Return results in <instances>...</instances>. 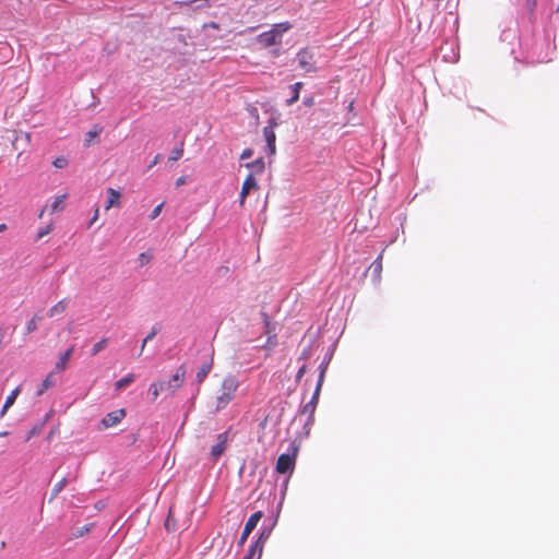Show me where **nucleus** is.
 <instances>
[{
  "label": "nucleus",
  "instance_id": "1",
  "mask_svg": "<svg viewBox=\"0 0 559 559\" xmlns=\"http://www.w3.org/2000/svg\"><path fill=\"white\" fill-rule=\"evenodd\" d=\"M237 388L238 382L234 377L224 379L221 394H218L211 404L212 413L224 409L234 400Z\"/></svg>",
  "mask_w": 559,
  "mask_h": 559
},
{
  "label": "nucleus",
  "instance_id": "2",
  "mask_svg": "<svg viewBox=\"0 0 559 559\" xmlns=\"http://www.w3.org/2000/svg\"><path fill=\"white\" fill-rule=\"evenodd\" d=\"M290 28L292 24L289 22H282L273 25L270 31L260 34L257 39L264 47L280 45L284 33Z\"/></svg>",
  "mask_w": 559,
  "mask_h": 559
},
{
  "label": "nucleus",
  "instance_id": "3",
  "mask_svg": "<svg viewBox=\"0 0 559 559\" xmlns=\"http://www.w3.org/2000/svg\"><path fill=\"white\" fill-rule=\"evenodd\" d=\"M276 126L277 123L275 122V120L271 119L267 126H265L262 130L263 138L266 142V147L270 156H273L276 153V134L274 131Z\"/></svg>",
  "mask_w": 559,
  "mask_h": 559
},
{
  "label": "nucleus",
  "instance_id": "4",
  "mask_svg": "<svg viewBox=\"0 0 559 559\" xmlns=\"http://www.w3.org/2000/svg\"><path fill=\"white\" fill-rule=\"evenodd\" d=\"M295 455L294 454H287V453H284V454H281L277 459V462H276V472L278 474H286L288 472H293L294 467H295Z\"/></svg>",
  "mask_w": 559,
  "mask_h": 559
},
{
  "label": "nucleus",
  "instance_id": "5",
  "mask_svg": "<svg viewBox=\"0 0 559 559\" xmlns=\"http://www.w3.org/2000/svg\"><path fill=\"white\" fill-rule=\"evenodd\" d=\"M298 64L301 69L307 72H311L316 70L313 53L308 49H301L297 53Z\"/></svg>",
  "mask_w": 559,
  "mask_h": 559
},
{
  "label": "nucleus",
  "instance_id": "6",
  "mask_svg": "<svg viewBox=\"0 0 559 559\" xmlns=\"http://www.w3.org/2000/svg\"><path fill=\"white\" fill-rule=\"evenodd\" d=\"M186 378V367L185 365H181L177 368L175 374L169 381H166L167 390L170 393H174L177 389H179Z\"/></svg>",
  "mask_w": 559,
  "mask_h": 559
},
{
  "label": "nucleus",
  "instance_id": "7",
  "mask_svg": "<svg viewBox=\"0 0 559 559\" xmlns=\"http://www.w3.org/2000/svg\"><path fill=\"white\" fill-rule=\"evenodd\" d=\"M258 188H259L258 182H257L254 176L252 174H249L242 182V187H241V191H240V199H239L240 206H242L245 204L246 198L248 197L250 191L257 190Z\"/></svg>",
  "mask_w": 559,
  "mask_h": 559
},
{
  "label": "nucleus",
  "instance_id": "8",
  "mask_svg": "<svg viewBox=\"0 0 559 559\" xmlns=\"http://www.w3.org/2000/svg\"><path fill=\"white\" fill-rule=\"evenodd\" d=\"M126 417V411L123 408L116 409L108 413L103 419L102 424L105 428H110L118 425Z\"/></svg>",
  "mask_w": 559,
  "mask_h": 559
},
{
  "label": "nucleus",
  "instance_id": "9",
  "mask_svg": "<svg viewBox=\"0 0 559 559\" xmlns=\"http://www.w3.org/2000/svg\"><path fill=\"white\" fill-rule=\"evenodd\" d=\"M66 199L67 194L57 195L49 207L46 205L41 209V211L38 214V217L41 218L47 211L49 212V214L63 211L66 206Z\"/></svg>",
  "mask_w": 559,
  "mask_h": 559
},
{
  "label": "nucleus",
  "instance_id": "10",
  "mask_svg": "<svg viewBox=\"0 0 559 559\" xmlns=\"http://www.w3.org/2000/svg\"><path fill=\"white\" fill-rule=\"evenodd\" d=\"M94 523L84 524L81 526H73L69 532V539H78L87 536L94 528Z\"/></svg>",
  "mask_w": 559,
  "mask_h": 559
},
{
  "label": "nucleus",
  "instance_id": "11",
  "mask_svg": "<svg viewBox=\"0 0 559 559\" xmlns=\"http://www.w3.org/2000/svg\"><path fill=\"white\" fill-rule=\"evenodd\" d=\"M226 444H227V435L226 433L218 435L217 443L214 444L211 450V456L213 457L214 461H217L218 457L221 455H223V453L226 450Z\"/></svg>",
  "mask_w": 559,
  "mask_h": 559
},
{
  "label": "nucleus",
  "instance_id": "12",
  "mask_svg": "<svg viewBox=\"0 0 559 559\" xmlns=\"http://www.w3.org/2000/svg\"><path fill=\"white\" fill-rule=\"evenodd\" d=\"M107 194H108V198H107V203H106L105 210L108 211L111 207H120V198H121L120 192L114 188H108Z\"/></svg>",
  "mask_w": 559,
  "mask_h": 559
},
{
  "label": "nucleus",
  "instance_id": "13",
  "mask_svg": "<svg viewBox=\"0 0 559 559\" xmlns=\"http://www.w3.org/2000/svg\"><path fill=\"white\" fill-rule=\"evenodd\" d=\"M180 8H192L193 10H205L211 7L209 0H190L177 2Z\"/></svg>",
  "mask_w": 559,
  "mask_h": 559
},
{
  "label": "nucleus",
  "instance_id": "14",
  "mask_svg": "<svg viewBox=\"0 0 559 559\" xmlns=\"http://www.w3.org/2000/svg\"><path fill=\"white\" fill-rule=\"evenodd\" d=\"M382 260H383V253L381 252L368 269L377 282H380V280H381V273H382V269H383Z\"/></svg>",
  "mask_w": 559,
  "mask_h": 559
},
{
  "label": "nucleus",
  "instance_id": "15",
  "mask_svg": "<svg viewBox=\"0 0 559 559\" xmlns=\"http://www.w3.org/2000/svg\"><path fill=\"white\" fill-rule=\"evenodd\" d=\"M73 350H74V346L72 345L63 354H61V356L59 357V359L57 360L56 366H55L57 371H63L67 369L68 362L73 354Z\"/></svg>",
  "mask_w": 559,
  "mask_h": 559
},
{
  "label": "nucleus",
  "instance_id": "16",
  "mask_svg": "<svg viewBox=\"0 0 559 559\" xmlns=\"http://www.w3.org/2000/svg\"><path fill=\"white\" fill-rule=\"evenodd\" d=\"M212 367H213V360H209V361H205L204 364H202V366L199 368L198 372H197V382L199 384H201L204 379L207 377L209 372L212 370Z\"/></svg>",
  "mask_w": 559,
  "mask_h": 559
},
{
  "label": "nucleus",
  "instance_id": "17",
  "mask_svg": "<svg viewBox=\"0 0 559 559\" xmlns=\"http://www.w3.org/2000/svg\"><path fill=\"white\" fill-rule=\"evenodd\" d=\"M263 513L261 511H257L248 519L245 524V530L247 534H250L258 525L259 521L262 519Z\"/></svg>",
  "mask_w": 559,
  "mask_h": 559
},
{
  "label": "nucleus",
  "instance_id": "18",
  "mask_svg": "<svg viewBox=\"0 0 559 559\" xmlns=\"http://www.w3.org/2000/svg\"><path fill=\"white\" fill-rule=\"evenodd\" d=\"M148 391L152 394V400L155 401L162 392H168L166 381H157L152 383Z\"/></svg>",
  "mask_w": 559,
  "mask_h": 559
},
{
  "label": "nucleus",
  "instance_id": "19",
  "mask_svg": "<svg viewBox=\"0 0 559 559\" xmlns=\"http://www.w3.org/2000/svg\"><path fill=\"white\" fill-rule=\"evenodd\" d=\"M66 309H67V301H66V299H62L48 310V316L55 317L56 314L63 313L66 311Z\"/></svg>",
  "mask_w": 559,
  "mask_h": 559
},
{
  "label": "nucleus",
  "instance_id": "20",
  "mask_svg": "<svg viewBox=\"0 0 559 559\" xmlns=\"http://www.w3.org/2000/svg\"><path fill=\"white\" fill-rule=\"evenodd\" d=\"M245 166L247 168L254 169V171L258 173V174H262L264 171V169H265V163H264V159L262 157L257 158L253 162L247 163Z\"/></svg>",
  "mask_w": 559,
  "mask_h": 559
},
{
  "label": "nucleus",
  "instance_id": "21",
  "mask_svg": "<svg viewBox=\"0 0 559 559\" xmlns=\"http://www.w3.org/2000/svg\"><path fill=\"white\" fill-rule=\"evenodd\" d=\"M302 82H297L292 86L293 95L286 100L287 105L290 106L299 99V92L302 87Z\"/></svg>",
  "mask_w": 559,
  "mask_h": 559
},
{
  "label": "nucleus",
  "instance_id": "22",
  "mask_svg": "<svg viewBox=\"0 0 559 559\" xmlns=\"http://www.w3.org/2000/svg\"><path fill=\"white\" fill-rule=\"evenodd\" d=\"M133 381H134V374L133 373H129L126 377L119 379L115 383V388H116V390H121V389L130 385Z\"/></svg>",
  "mask_w": 559,
  "mask_h": 559
},
{
  "label": "nucleus",
  "instance_id": "23",
  "mask_svg": "<svg viewBox=\"0 0 559 559\" xmlns=\"http://www.w3.org/2000/svg\"><path fill=\"white\" fill-rule=\"evenodd\" d=\"M271 535V530L263 528L259 535V538L252 544L257 545L259 549L263 551L264 543Z\"/></svg>",
  "mask_w": 559,
  "mask_h": 559
},
{
  "label": "nucleus",
  "instance_id": "24",
  "mask_svg": "<svg viewBox=\"0 0 559 559\" xmlns=\"http://www.w3.org/2000/svg\"><path fill=\"white\" fill-rule=\"evenodd\" d=\"M262 316H263V320H264L265 333L266 334H271L272 331L274 330V328H272L267 314L266 313H262ZM274 337H275V335H273V336L269 335L267 344L275 345V341H273Z\"/></svg>",
  "mask_w": 559,
  "mask_h": 559
},
{
  "label": "nucleus",
  "instance_id": "25",
  "mask_svg": "<svg viewBox=\"0 0 559 559\" xmlns=\"http://www.w3.org/2000/svg\"><path fill=\"white\" fill-rule=\"evenodd\" d=\"M262 550L259 549L257 545H250L247 555L243 557V559H260L262 556Z\"/></svg>",
  "mask_w": 559,
  "mask_h": 559
},
{
  "label": "nucleus",
  "instance_id": "26",
  "mask_svg": "<svg viewBox=\"0 0 559 559\" xmlns=\"http://www.w3.org/2000/svg\"><path fill=\"white\" fill-rule=\"evenodd\" d=\"M107 343H108V340L106 337H103L102 340H99L98 342H96L93 347H92V350H91V354L92 356H95L97 355L99 352H102L103 349L106 348L107 346Z\"/></svg>",
  "mask_w": 559,
  "mask_h": 559
},
{
  "label": "nucleus",
  "instance_id": "27",
  "mask_svg": "<svg viewBox=\"0 0 559 559\" xmlns=\"http://www.w3.org/2000/svg\"><path fill=\"white\" fill-rule=\"evenodd\" d=\"M53 376L49 373L43 381L40 390L37 392L38 395L43 394L46 390L53 385Z\"/></svg>",
  "mask_w": 559,
  "mask_h": 559
},
{
  "label": "nucleus",
  "instance_id": "28",
  "mask_svg": "<svg viewBox=\"0 0 559 559\" xmlns=\"http://www.w3.org/2000/svg\"><path fill=\"white\" fill-rule=\"evenodd\" d=\"M183 154V143H180L178 146H176L168 158L170 162H176L181 158Z\"/></svg>",
  "mask_w": 559,
  "mask_h": 559
},
{
  "label": "nucleus",
  "instance_id": "29",
  "mask_svg": "<svg viewBox=\"0 0 559 559\" xmlns=\"http://www.w3.org/2000/svg\"><path fill=\"white\" fill-rule=\"evenodd\" d=\"M102 132V128L95 127L93 130L86 133L85 145L88 146L93 139L97 138Z\"/></svg>",
  "mask_w": 559,
  "mask_h": 559
},
{
  "label": "nucleus",
  "instance_id": "30",
  "mask_svg": "<svg viewBox=\"0 0 559 559\" xmlns=\"http://www.w3.org/2000/svg\"><path fill=\"white\" fill-rule=\"evenodd\" d=\"M29 141H31V135H29V133H20V134H17V135L14 138V140H13V142H12V145H13V147H14L15 150H17L16 144H17L19 142L29 143Z\"/></svg>",
  "mask_w": 559,
  "mask_h": 559
},
{
  "label": "nucleus",
  "instance_id": "31",
  "mask_svg": "<svg viewBox=\"0 0 559 559\" xmlns=\"http://www.w3.org/2000/svg\"><path fill=\"white\" fill-rule=\"evenodd\" d=\"M53 229V224L50 223L41 228H39L38 233H37V236H36V240H39L41 239L43 237L47 236L48 234H50Z\"/></svg>",
  "mask_w": 559,
  "mask_h": 559
},
{
  "label": "nucleus",
  "instance_id": "32",
  "mask_svg": "<svg viewBox=\"0 0 559 559\" xmlns=\"http://www.w3.org/2000/svg\"><path fill=\"white\" fill-rule=\"evenodd\" d=\"M67 484V478H61L59 481H57L52 488V496L56 497L59 492H61Z\"/></svg>",
  "mask_w": 559,
  "mask_h": 559
},
{
  "label": "nucleus",
  "instance_id": "33",
  "mask_svg": "<svg viewBox=\"0 0 559 559\" xmlns=\"http://www.w3.org/2000/svg\"><path fill=\"white\" fill-rule=\"evenodd\" d=\"M158 333V329L156 326H153L151 332L145 336V338L143 340V343L141 345V350H140V354L141 355L144 350V347L146 345V343L151 340H153L155 337V335Z\"/></svg>",
  "mask_w": 559,
  "mask_h": 559
},
{
  "label": "nucleus",
  "instance_id": "34",
  "mask_svg": "<svg viewBox=\"0 0 559 559\" xmlns=\"http://www.w3.org/2000/svg\"><path fill=\"white\" fill-rule=\"evenodd\" d=\"M19 393H20V389L16 388L7 396L5 402H4L7 407H11L14 404Z\"/></svg>",
  "mask_w": 559,
  "mask_h": 559
},
{
  "label": "nucleus",
  "instance_id": "35",
  "mask_svg": "<svg viewBox=\"0 0 559 559\" xmlns=\"http://www.w3.org/2000/svg\"><path fill=\"white\" fill-rule=\"evenodd\" d=\"M37 320L38 318L34 316L27 323H26V333H32L37 330Z\"/></svg>",
  "mask_w": 559,
  "mask_h": 559
},
{
  "label": "nucleus",
  "instance_id": "36",
  "mask_svg": "<svg viewBox=\"0 0 559 559\" xmlns=\"http://www.w3.org/2000/svg\"><path fill=\"white\" fill-rule=\"evenodd\" d=\"M52 164L56 168H64L68 165V159L64 156H58Z\"/></svg>",
  "mask_w": 559,
  "mask_h": 559
},
{
  "label": "nucleus",
  "instance_id": "37",
  "mask_svg": "<svg viewBox=\"0 0 559 559\" xmlns=\"http://www.w3.org/2000/svg\"><path fill=\"white\" fill-rule=\"evenodd\" d=\"M325 371H326V366L324 364H321L320 365V374H319L317 386H322V383H323V380H324V376H325Z\"/></svg>",
  "mask_w": 559,
  "mask_h": 559
},
{
  "label": "nucleus",
  "instance_id": "38",
  "mask_svg": "<svg viewBox=\"0 0 559 559\" xmlns=\"http://www.w3.org/2000/svg\"><path fill=\"white\" fill-rule=\"evenodd\" d=\"M163 205H164V203H160L154 207V210L150 214V219H155L160 214Z\"/></svg>",
  "mask_w": 559,
  "mask_h": 559
},
{
  "label": "nucleus",
  "instance_id": "39",
  "mask_svg": "<svg viewBox=\"0 0 559 559\" xmlns=\"http://www.w3.org/2000/svg\"><path fill=\"white\" fill-rule=\"evenodd\" d=\"M150 260H151V255H150V254H147V253H144V252H143V253H141V254L139 255V262H140V265H141V266H143V265L147 264V263L150 262Z\"/></svg>",
  "mask_w": 559,
  "mask_h": 559
},
{
  "label": "nucleus",
  "instance_id": "40",
  "mask_svg": "<svg viewBox=\"0 0 559 559\" xmlns=\"http://www.w3.org/2000/svg\"><path fill=\"white\" fill-rule=\"evenodd\" d=\"M538 0H525V5L530 12H533L537 5Z\"/></svg>",
  "mask_w": 559,
  "mask_h": 559
},
{
  "label": "nucleus",
  "instance_id": "41",
  "mask_svg": "<svg viewBox=\"0 0 559 559\" xmlns=\"http://www.w3.org/2000/svg\"><path fill=\"white\" fill-rule=\"evenodd\" d=\"M253 151L251 148H245L242 153L240 154L241 159H248L252 156Z\"/></svg>",
  "mask_w": 559,
  "mask_h": 559
},
{
  "label": "nucleus",
  "instance_id": "42",
  "mask_svg": "<svg viewBox=\"0 0 559 559\" xmlns=\"http://www.w3.org/2000/svg\"><path fill=\"white\" fill-rule=\"evenodd\" d=\"M316 409V404L313 403V401H310L309 403H307L304 407V412H309L310 414H312Z\"/></svg>",
  "mask_w": 559,
  "mask_h": 559
},
{
  "label": "nucleus",
  "instance_id": "43",
  "mask_svg": "<svg viewBox=\"0 0 559 559\" xmlns=\"http://www.w3.org/2000/svg\"><path fill=\"white\" fill-rule=\"evenodd\" d=\"M306 368H307V367H306V365H302V366L299 368V370H298V372H297V374H296V381H300V379H301V378L304 377V374L306 373Z\"/></svg>",
  "mask_w": 559,
  "mask_h": 559
},
{
  "label": "nucleus",
  "instance_id": "44",
  "mask_svg": "<svg viewBox=\"0 0 559 559\" xmlns=\"http://www.w3.org/2000/svg\"><path fill=\"white\" fill-rule=\"evenodd\" d=\"M249 535H250V534H247V533H246V530L243 528L242 534H241V536H240V538H239V543H238V544H239L240 546H242V545L246 543V540H247V538H248V536H249Z\"/></svg>",
  "mask_w": 559,
  "mask_h": 559
},
{
  "label": "nucleus",
  "instance_id": "45",
  "mask_svg": "<svg viewBox=\"0 0 559 559\" xmlns=\"http://www.w3.org/2000/svg\"><path fill=\"white\" fill-rule=\"evenodd\" d=\"M304 105L307 107H312L314 105V98L313 97H307L304 99Z\"/></svg>",
  "mask_w": 559,
  "mask_h": 559
},
{
  "label": "nucleus",
  "instance_id": "46",
  "mask_svg": "<svg viewBox=\"0 0 559 559\" xmlns=\"http://www.w3.org/2000/svg\"><path fill=\"white\" fill-rule=\"evenodd\" d=\"M320 390H321V386H316V390H314V393H313V396H312V400L313 403L317 405V401H318V397H319V394H320Z\"/></svg>",
  "mask_w": 559,
  "mask_h": 559
},
{
  "label": "nucleus",
  "instance_id": "47",
  "mask_svg": "<svg viewBox=\"0 0 559 559\" xmlns=\"http://www.w3.org/2000/svg\"><path fill=\"white\" fill-rule=\"evenodd\" d=\"M187 181V177L186 176H180L179 178H177L176 180V187H180L182 185H185Z\"/></svg>",
  "mask_w": 559,
  "mask_h": 559
},
{
  "label": "nucleus",
  "instance_id": "48",
  "mask_svg": "<svg viewBox=\"0 0 559 559\" xmlns=\"http://www.w3.org/2000/svg\"><path fill=\"white\" fill-rule=\"evenodd\" d=\"M160 158H162V155H160V154H157V155L153 158L152 163L148 165V168L151 169L152 167H154V166H155V165L160 160Z\"/></svg>",
  "mask_w": 559,
  "mask_h": 559
},
{
  "label": "nucleus",
  "instance_id": "49",
  "mask_svg": "<svg viewBox=\"0 0 559 559\" xmlns=\"http://www.w3.org/2000/svg\"><path fill=\"white\" fill-rule=\"evenodd\" d=\"M97 218H98V209H96V210H95V213H94V215H93V218H92V221H91V224H93L94 222H96V221H97Z\"/></svg>",
  "mask_w": 559,
  "mask_h": 559
},
{
  "label": "nucleus",
  "instance_id": "50",
  "mask_svg": "<svg viewBox=\"0 0 559 559\" xmlns=\"http://www.w3.org/2000/svg\"><path fill=\"white\" fill-rule=\"evenodd\" d=\"M8 409H9V407H7L4 404L3 407L1 408L0 417H3Z\"/></svg>",
  "mask_w": 559,
  "mask_h": 559
},
{
  "label": "nucleus",
  "instance_id": "51",
  "mask_svg": "<svg viewBox=\"0 0 559 559\" xmlns=\"http://www.w3.org/2000/svg\"><path fill=\"white\" fill-rule=\"evenodd\" d=\"M7 228L5 224H0V233L4 231Z\"/></svg>",
  "mask_w": 559,
  "mask_h": 559
},
{
  "label": "nucleus",
  "instance_id": "52",
  "mask_svg": "<svg viewBox=\"0 0 559 559\" xmlns=\"http://www.w3.org/2000/svg\"><path fill=\"white\" fill-rule=\"evenodd\" d=\"M33 435H35V430H32V431L29 432L27 440H28V439L31 438V436H33Z\"/></svg>",
  "mask_w": 559,
  "mask_h": 559
},
{
  "label": "nucleus",
  "instance_id": "53",
  "mask_svg": "<svg viewBox=\"0 0 559 559\" xmlns=\"http://www.w3.org/2000/svg\"><path fill=\"white\" fill-rule=\"evenodd\" d=\"M8 435V431L0 432V437H4Z\"/></svg>",
  "mask_w": 559,
  "mask_h": 559
},
{
  "label": "nucleus",
  "instance_id": "54",
  "mask_svg": "<svg viewBox=\"0 0 559 559\" xmlns=\"http://www.w3.org/2000/svg\"><path fill=\"white\" fill-rule=\"evenodd\" d=\"M0 547L3 549L5 548V542H1Z\"/></svg>",
  "mask_w": 559,
  "mask_h": 559
}]
</instances>
